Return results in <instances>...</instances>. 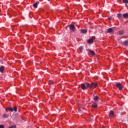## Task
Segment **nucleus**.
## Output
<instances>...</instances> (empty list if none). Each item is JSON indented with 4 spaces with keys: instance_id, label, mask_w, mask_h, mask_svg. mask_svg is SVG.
<instances>
[{
    "instance_id": "5",
    "label": "nucleus",
    "mask_w": 128,
    "mask_h": 128,
    "mask_svg": "<svg viewBox=\"0 0 128 128\" xmlns=\"http://www.w3.org/2000/svg\"><path fill=\"white\" fill-rule=\"evenodd\" d=\"M96 38L94 36L92 37V38L88 40V44H93L94 43V40Z\"/></svg>"
},
{
    "instance_id": "20",
    "label": "nucleus",
    "mask_w": 128,
    "mask_h": 128,
    "mask_svg": "<svg viewBox=\"0 0 128 128\" xmlns=\"http://www.w3.org/2000/svg\"><path fill=\"white\" fill-rule=\"evenodd\" d=\"M124 46H128V41H126L124 42Z\"/></svg>"
},
{
    "instance_id": "13",
    "label": "nucleus",
    "mask_w": 128,
    "mask_h": 128,
    "mask_svg": "<svg viewBox=\"0 0 128 128\" xmlns=\"http://www.w3.org/2000/svg\"><path fill=\"white\" fill-rule=\"evenodd\" d=\"M123 17H124V18H128V13H126V14H123Z\"/></svg>"
},
{
    "instance_id": "24",
    "label": "nucleus",
    "mask_w": 128,
    "mask_h": 128,
    "mask_svg": "<svg viewBox=\"0 0 128 128\" xmlns=\"http://www.w3.org/2000/svg\"><path fill=\"white\" fill-rule=\"evenodd\" d=\"M3 118H6V114H4L3 115Z\"/></svg>"
},
{
    "instance_id": "2",
    "label": "nucleus",
    "mask_w": 128,
    "mask_h": 128,
    "mask_svg": "<svg viewBox=\"0 0 128 128\" xmlns=\"http://www.w3.org/2000/svg\"><path fill=\"white\" fill-rule=\"evenodd\" d=\"M6 112H17L18 110V108H16V106H14V108H7L6 110Z\"/></svg>"
},
{
    "instance_id": "18",
    "label": "nucleus",
    "mask_w": 128,
    "mask_h": 128,
    "mask_svg": "<svg viewBox=\"0 0 128 128\" xmlns=\"http://www.w3.org/2000/svg\"><path fill=\"white\" fill-rule=\"evenodd\" d=\"M48 84L50 85V84H54V82H52V80H50L48 82Z\"/></svg>"
},
{
    "instance_id": "10",
    "label": "nucleus",
    "mask_w": 128,
    "mask_h": 128,
    "mask_svg": "<svg viewBox=\"0 0 128 128\" xmlns=\"http://www.w3.org/2000/svg\"><path fill=\"white\" fill-rule=\"evenodd\" d=\"M81 88L82 90H86V84H81Z\"/></svg>"
},
{
    "instance_id": "1",
    "label": "nucleus",
    "mask_w": 128,
    "mask_h": 128,
    "mask_svg": "<svg viewBox=\"0 0 128 128\" xmlns=\"http://www.w3.org/2000/svg\"><path fill=\"white\" fill-rule=\"evenodd\" d=\"M86 86L87 88H96L98 86V83L93 82L91 84L90 83H86Z\"/></svg>"
},
{
    "instance_id": "15",
    "label": "nucleus",
    "mask_w": 128,
    "mask_h": 128,
    "mask_svg": "<svg viewBox=\"0 0 128 128\" xmlns=\"http://www.w3.org/2000/svg\"><path fill=\"white\" fill-rule=\"evenodd\" d=\"M90 54H92V56H94L96 54V53L94 51H90Z\"/></svg>"
},
{
    "instance_id": "7",
    "label": "nucleus",
    "mask_w": 128,
    "mask_h": 128,
    "mask_svg": "<svg viewBox=\"0 0 128 128\" xmlns=\"http://www.w3.org/2000/svg\"><path fill=\"white\" fill-rule=\"evenodd\" d=\"M38 4H40V2H36L34 3L33 4V6H34V8H38Z\"/></svg>"
},
{
    "instance_id": "22",
    "label": "nucleus",
    "mask_w": 128,
    "mask_h": 128,
    "mask_svg": "<svg viewBox=\"0 0 128 128\" xmlns=\"http://www.w3.org/2000/svg\"><path fill=\"white\" fill-rule=\"evenodd\" d=\"M16 128V125H13L10 127H9V128Z\"/></svg>"
},
{
    "instance_id": "19",
    "label": "nucleus",
    "mask_w": 128,
    "mask_h": 128,
    "mask_svg": "<svg viewBox=\"0 0 128 128\" xmlns=\"http://www.w3.org/2000/svg\"><path fill=\"white\" fill-rule=\"evenodd\" d=\"M124 34L123 30H120L118 32V34Z\"/></svg>"
},
{
    "instance_id": "9",
    "label": "nucleus",
    "mask_w": 128,
    "mask_h": 128,
    "mask_svg": "<svg viewBox=\"0 0 128 128\" xmlns=\"http://www.w3.org/2000/svg\"><path fill=\"white\" fill-rule=\"evenodd\" d=\"M92 108H98V104H96V103L94 102L93 104H92Z\"/></svg>"
},
{
    "instance_id": "21",
    "label": "nucleus",
    "mask_w": 128,
    "mask_h": 128,
    "mask_svg": "<svg viewBox=\"0 0 128 128\" xmlns=\"http://www.w3.org/2000/svg\"><path fill=\"white\" fill-rule=\"evenodd\" d=\"M124 4H128V0H123Z\"/></svg>"
},
{
    "instance_id": "8",
    "label": "nucleus",
    "mask_w": 128,
    "mask_h": 128,
    "mask_svg": "<svg viewBox=\"0 0 128 128\" xmlns=\"http://www.w3.org/2000/svg\"><path fill=\"white\" fill-rule=\"evenodd\" d=\"M94 100H95V102H98V100H100V97L98 96H94Z\"/></svg>"
},
{
    "instance_id": "17",
    "label": "nucleus",
    "mask_w": 128,
    "mask_h": 128,
    "mask_svg": "<svg viewBox=\"0 0 128 128\" xmlns=\"http://www.w3.org/2000/svg\"><path fill=\"white\" fill-rule=\"evenodd\" d=\"M117 16H118V18H122V16L120 14H118Z\"/></svg>"
},
{
    "instance_id": "3",
    "label": "nucleus",
    "mask_w": 128,
    "mask_h": 128,
    "mask_svg": "<svg viewBox=\"0 0 128 128\" xmlns=\"http://www.w3.org/2000/svg\"><path fill=\"white\" fill-rule=\"evenodd\" d=\"M116 86L120 90H122V89L124 88V86L120 82H117L116 84Z\"/></svg>"
},
{
    "instance_id": "14",
    "label": "nucleus",
    "mask_w": 128,
    "mask_h": 128,
    "mask_svg": "<svg viewBox=\"0 0 128 128\" xmlns=\"http://www.w3.org/2000/svg\"><path fill=\"white\" fill-rule=\"evenodd\" d=\"M107 32H112V28H109Z\"/></svg>"
},
{
    "instance_id": "12",
    "label": "nucleus",
    "mask_w": 128,
    "mask_h": 128,
    "mask_svg": "<svg viewBox=\"0 0 128 128\" xmlns=\"http://www.w3.org/2000/svg\"><path fill=\"white\" fill-rule=\"evenodd\" d=\"M81 32H82V34H86V32H88V30H81Z\"/></svg>"
},
{
    "instance_id": "6",
    "label": "nucleus",
    "mask_w": 128,
    "mask_h": 128,
    "mask_svg": "<svg viewBox=\"0 0 128 128\" xmlns=\"http://www.w3.org/2000/svg\"><path fill=\"white\" fill-rule=\"evenodd\" d=\"M108 115H109V116H110V118H112L114 116V112L113 110H111L109 113Z\"/></svg>"
},
{
    "instance_id": "25",
    "label": "nucleus",
    "mask_w": 128,
    "mask_h": 128,
    "mask_svg": "<svg viewBox=\"0 0 128 128\" xmlns=\"http://www.w3.org/2000/svg\"><path fill=\"white\" fill-rule=\"evenodd\" d=\"M109 18L110 20H112V17L110 18Z\"/></svg>"
},
{
    "instance_id": "4",
    "label": "nucleus",
    "mask_w": 128,
    "mask_h": 128,
    "mask_svg": "<svg viewBox=\"0 0 128 128\" xmlns=\"http://www.w3.org/2000/svg\"><path fill=\"white\" fill-rule=\"evenodd\" d=\"M70 30L71 32H74L76 30V26L74 24H70Z\"/></svg>"
},
{
    "instance_id": "16",
    "label": "nucleus",
    "mask_w": 128,
    "mask_h": 128,
    "mask_svg": "<svg viewBox=\"0 0 128 128\" xmlns=\"http://www.w3.org/2000/svg\"><path fill=\"white\" fill-rule=\"evenodd\" d=\"M79 50L80 52H82V50H84V47L82 46H81L79 48Z\"/></svg>"
},
{
    "instance_id": "23",
    "label": "nucleus",
    "mask_w": 128,
    "mask_h": 128,
    "mask_svg": "<svg viewBox=\"0 0 128 128\" xmlns=\"http://www.w3.org/2000/svg\"><path fill=\"white\" fill-rule=\"evenodd\" d=\"M0 128H4V124H0Z\"/></svg>"
},
{
    "instance_id": "11",
    "label": "nucleus",
    "mask_w": 128,
    "mask_h": 128,
    "mask_svg": "<svg viewBox=\"0 0 128 128\" xmlns=\"http://www.w3.org/2000/svg\"><path fill=\"white\" fill-rule=\"evenodd\" d=\"M4 66H1L0 68V72H4Z\"/></svg>"
},
{
    "instance_id": "26",
    "label": "nucleus",
    "mask_w": 128,
    "mask_h": 128,
    "mask_svg": "<svg viewBox=\"0 0 128 128\" xmlns=\"http://www.w3.org/2000/svg\"><path fill=\"white\" fill-rule=\"evenodd\" d=\"M49 0V1H50V0Z\"/></svg>"
}]
</instances>
